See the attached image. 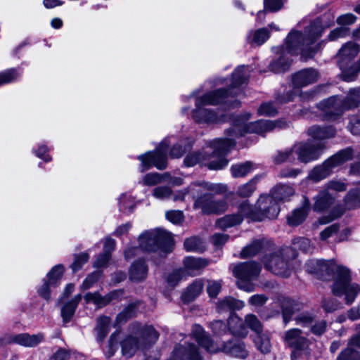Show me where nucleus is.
Returning <instances> with one entry per match:
<instances>
[{
    "mask_svg": "<svg viewBox=\"0 0 360 360\" xmlns=\"http://www.w3.org/2000/svg\"><path fill=\"white\" fill-rule=\"evenodd\" d=\"M139 247L146 252L159 251L166 255L172 251L173 239L172 234L165 229L157 228L144 231L139 237Z\"/></svg>",
    "mask_w": 360,
    "mask_h": 360,
    "instance_id": "6",
    "label": "nucleus"
},
{
    "mask_svg": "<svg viewBox=\"0 0 360 360\" xmlns=\"http://www.w3.org/2000/svg\"><path fill=\"white\" fill-rule=\"evenodd\" d=\"M101 276V272L98 271H94V272L90 274L89 275H88V276L83 281V283L80 287L81 290H87V289H89L90 288H91L93 286V285L98 281Z\"/></svg>",
    "mask_w": 360,
    "mask_h": 360,
    "instance_id": "60",
    "label": "nucleus"
},
{
    "mask_svg": "<svg viewBox=\"0 0 360 360\" xmlns=\"http://www.w3.org/2000/svg\"><path fill=\"white\" fill-rule=\"evenodd\" d=\"M172 195V188L166 186H157L153 191V196L160 200H167Z\"/></svg>",
    "mask_w": 360,
    "mask_h": 360,
    "instance_id": "56",
    "label": "nucleus"
},
{
    "mask_svg": "<svg viewBox=\"0 0 360 360\" xmlns=\"http://www.w3.org/2000/svg\"><path fill=\"white\" fill-rule=\"evenodd\" d=\"M240 216L249 219L252 221H259L257 209L256 205L255 206L250 205L248 200L242 202L238 206V213Z\"/></svg>",
    "mask_w": 360,
    "mask_h": 360,
    "instance_id": "34",
    "label": "nucleus"
},
{
    "mask_svg": "<svg viewBox=\"0 0 360 360\" xmlns=\"http://www.w3.org/2000/svg\"><path fill=\"white\" fill-rule=\"evenodd\" d=\"M89 255L86 252H82L75 255V260L71 265V269L73 272L79 271L82 266L89 260Z\"/></svg>",
    "mask_w": 360,
    "mask_h": 360,
    "instance_id": "59",
    "label": "nucleus"
},
{
    "mask_svg": "<svg viewBox=\"0 0 360 360\" xmlns=\"http://www.w3.org/2000/svg\"><path fill=\"white\" fill-rule=\"evenodd\" d=\"M134 198L129 193H123L119 198L120 210L124 213L133 212L135 208Z\"/></svg>",
    "mask_w": 360,
    "mask_h": 360,
    "instance_id": "46",
    "label": "nucleus"
},
{
    "mask_svg": "<svg viewBox=\"0 0 360 360\" xmlns=\"http://www.w3.org/2000/svg\"><path fill=\"white\" fill-rule=\"evenodd\" d=\"M129 334L120 342L122 354L126 358H130L143 347L155 343L159 334L151 326H142L139 323H133L129 328Z\"/></svg>",
    "mask_w": 360,
    "mask_h": 360,
    "instance_id": "4",
    "label": "nucleus"
},
{
    "mask_svg": "<svg viewBox=\"0 0 360 360\" xmlns=\"http://www.w3.org/2000/svg\"><path fill=\"white\" fill-rule=\"evenodd\" d=\"M328 27V25H324L318 18L310 21L304 27L303 32L292 30L281 47V56L269 64L270 70L275 73H282L289 69L292 60L286 56V53L291 56L300 54L304 59L312 57L320 48L318 39Z\"/></svg>",
    "mask_w": 360,
    "mask_h": 360,
    "instance_id": "2",
    "label": "nucleus"
},
{
    "mask_svg": "<svg viewBox=\"0 0 360 360\" xmlns=\"http://www.w3.org/2000/svg\"><path fill=\"white\" fill-rule=\"evenodd\" d=\"M328 192L337 194L338 192L346 191L347 184L344 180L333 179L328 181L324 187Z\"/></svg>",
    "mask_w": 360,
    "mask_h": 360,
    "instance_id": "53",
    "label": "nucleus"
},
{
    "mask_svg": "<svg viewBox=\"0 0 360 360\" xmlns=\"http://www.w3.org/2000/svg\"><path fill=\"white\" fill-rule=\"evenodd\" d=\"M352 150L346 148L326 159L323 163L315 166L309 173L308 179L319 182L329 176L334 169L352 159Z\"/></svg>",
    "mask_w": 360,
    "mask_h": 360,
    "instance_id": "9",
    "label": "nucleus"
},
{
    "mask_svg": "<svg viewBox=\"0 0 360 360\" xmlns=\"http://www.w3.org/2000/svg\"><path fill=\"white\" fill-rule=\"evenodd\" d=\"M296 257V253L290 248H284L268 256L264 260L266 269L276 275L288 277L292 269L290 259Z\"/></svg>",
    "mask_w": 360,
    "mask_h": 360,
    "instance_id": "10",
    "label": "nucleus"
},
{
    "mask_svg": "<svg viewBox=\"0 0 360 360\" xmlns=\"http://www.w3.org/2000/svg\"><path fill=\"white\" fill-rule=\"evenodd\" d=\"M250 72L249 66L240 65L232 73L228 89H219L196 97L195 108L192 111V117L195 122L212 124L230 122L231 127L225 131L226 138L216 139L210 142L209 150L203 153H192L187 155L184 161L186 167L202 164L210 169H221L228 165L226 155L235 146L237 139L252 133L262 135L276 127H281L279 123L267 120L248 122L251 117L248 112L233 116L204 108L205 105L219 104H225L229 108L239 106L237 100L231 101L230 98L239 94L240 86L246 83Z\"/></svg>",
    "mask_w": 360,
    "mask_h": 360,
    "instance_id": "1",
    "label": "nucleus"
},
{
    "mask_svg": "<svg viewBox=\"0 0 360 360\" xmlns=\"http://www.w3.org/2000/svg\"><path fill=\"white\" fill-rule=\"evenodd\" d=\"M44 338V334L41 333L34 335L20 333L12 335L10 338V342L25 347H34L43 342Z\"/></svg>",
    "mask_w": 360,
    "mask_h": 360,
    "instance_id": "19",
    "label": "nucleus"
},
{
    "mask_svg": "<svg viewBox=\"0 0 360 360\" xmlns=\"http://www.w3.org/2000/svg\"><path fill=\"white\" fill-rule=\"evenodd\" d=\"M20 73L15 69H9L4 72H0V86H3L18 79Z\"/></svg>",
    "mask_w": 360,
    "mask_h": 360,
    "instance_id": "55",
    "label": "nucleus"
},
{
    "mask_svg": "<svg viewBox=\"0 0 360 360\" xmlns=\"http://www.w3.org/2000/svg\"><path fill=\"white\" fill-rule=\"evenodd\" d=\"M269 243L264 238L254 240L250 244L245 246L240 252L243 258L252 257L259 252L266 250L269 246Z\"/></svg>",
    "mask_w": 360,
    "mask_h": 360,
    "instance_id": "27",
    "label": "nucleus"
},
{
    "mask_svg": "<svg viewBox=\"0 0 360 360\" xmlns=\"http://www.w3.org/2000/svg\"><path fill=\"white\" fill-rule=\"evenodd\" d=\"M194 202L195 209H199L203 214H220L228 208V204L224 199L216 200L211 193H200Z\"/></svg>",
    "mask_w": 360,
    "mask_h": 360,
    "instance_id": "14",
    "label": "nucleus"
},
{
    "mask_svg": "<svg viewBox=\"0 0 360 360\" xmlns=\"http://www.w3.org/2000/svg\"><path fill=\"white\" fill-rule=\"evenodd\" d=\"M140 301L129 304L116 317L115 325L118 326L125 323L129 319L136 314V309L140 305Z\"/></svg>",
    "mask_w": 360,
    "mask_h": 360,
    "instance_id": "35",
    "label": "nucleus"
},
{
    "mask_svg": "<svg viewBox=\"0 0 360 360\" xmlns=\"http://www.w3.org/2000/svg\"><path fill=\"white\" fill-rule=\"evenodd\" d=\"M82 295H75L71 300L65 303L61 308V316L64 323L69 322L73 316L78 304L82 300Z\"/></svg>",
    "mask_w": 360,
    "mask_h": 360,
    "instance_id": "31",
    "label": "nucleus"
},
{
    "mask_svg": "<svg viewBox=\"0 0 360 360\" xmlns=\"http://www.w3.org/2000/svg\"><path fill=\"white\" fill-rule=\"evenodd\" d=\"M243 221V217L240 214H233L226 215L216 221V226L221 229H226L228 228L240 224Z\"/></svg>",
    "mask_w": 360,
    "mask_h": 360,
    "instance_id": "40",
    "label": "nucleus"
},
{
    "mask_svg": "<svg viewBox=\"0 0 360 360\" xmlns=\"http://www.w3.org/2000/svg\"><path fill=\"white\" fill-rule=\"evenodd\" d=\"M185 249L188 252H202L205 246L204 242L198 237H191L184 241Z\"/></svg>",
    "mask_w": 360,
    "mask_h": 360,
    "instance_id": "49",
    "label": "nucleus"
},
{
    "mask_svg": "<svg viewBox=\"0 0 360 360\" xmlns=\"http://www.w3.org/2000/svg\"><path fill=\"white\" fill-rule=\"evenodd\" d=\"M307 134L314 141L323 142V140L333 138L336 134L335 129L332 126H318L314 125L309 127L307 130Z\"/></svg>",
    "mask_w": 360,
    "mask_h": 360,
    "instance_id": "22",
    "label": "nucleus"
},
{
    "mask_svg": "<svg viewBox=\"0 0 360 360\" xmlns=\"http://www.w3.org/2000/svg\"><path fill=\"white\" fill-rule=\"evenodd\" d=\"M356 329L359 334L351 340L349 346L340 352L337 360H360L359 352L352 347L356 346L360 348V323L356 326Z\"/></svg>",
    "mask_w": 360,
    "mask_h": 360,
    "instance_id": "23",
    "label": "nucleus"
},
{
    "mask_svg": "<svg viewBox=\"0 0 360 360\" xmlns=\"http://www.w3.org/2000/svg\"><path fill=\"white\" fill-rule=\"evenodd\" d=\"M64 272L62 264L53 266L47 274V280L39 288L38 292L44 299L49 300L51 298L53 290L59 285L60 278Z\"/></svg>",
    "mask_w": 360,
    "mask_h": 360,
    "instance_id": "16",
    "label": "nucleus"
},
{
    "mask_svg": "<svg viewBox=\"0 0 360 360\" xmlns=\"http://www.w3.org/2000/svg\"><path fill=\"white\" fill-rule=\"evenodd\" d=\"M296 160L293 146L284 150H280L274 158L276 164H282L284 162H293Z\"/></svg>",
    "mask_w": 360,
    "mask_h": 360,
    "instance_id": "48",
    "label": "nucleus"
},
{
    "mask_svg": "<svg viewBox=\"0 0 360 360\" xmlns=\"http://www.w3.org/2000/svg\"><path fill=\"white\" fill-rule=\"evenodd\" d=\"M84 299L86 303H93L98 308L103 307L108 304L105 295L102 296L98 292H87Z\"/></svg>",
    "mask_w": 360,
    "mask_h": 360,
    "instance_id": "51",
    "label": "nucleus"
},
{
    "mask_svg": "<svg viewBox=\"0 0 360 360\" xmlns=\"http://www.w3.org/2000/svg\"><path fill=\"white\" fill-rule=\"evenodd\" d=\"M221 289V281H208L207 291L210 297H216Z\"/></svg>",
    "mask_w": 360,
    "mask_h": 360,
    "instance_id": "62",
    "label": "nucleus"
},
{
    "mask_svg": "<svg viewBox=\"0 0 360 360\" xmlns=\"http://www.w3.org/2000/svg\"><path fill=\"white\" fill-rule=\"evenodd\" d=\"M110 319L108 316H101L97 319V324L95 328L96 338L98 342H102L109 332Z\"/></svg>",
    "mask_w": 360,
    "mask_h": 360,
    "instance_id": "42",
    "label": "nucleus"
},
{
    "mask_svg": "<svg viewBox=\"0 0 360 360\" xmlns=\"http://www.w3.org/2000/svg\"><path fill=\"white\" fill-rule=\"evenodd\" d=\"M338 195L332 192H328L327 189L323 188L314 197L313 209L316 212H323L331 209L328 216L322 217L319 219L321 224H328L333 220L340 217L344 212L342 207L337 202Z\"/></svg>",
    "mask_w": 360,
    "mask_h": 360,
    "instance_id": "8",
    "label": "nucleus"
},
{
    "mask_svg": "<svg viewBox=\"0 0 360 360\" xmlns=\"http://www.w3.org/2000/svg\"><path fill=\"white\" fill-rule=\"evenodd\" d=\"M322 307L326 312L331 313L341 309L342 304L335 298H329L323 301Z\"/></svg>",
    "mask_w": 360,
    "mask_h": 360,
    "instance_id": "58",
    "label": "nucleus"
},
{
    "mask_svg": "<svg viewBox=\"0 0 360 360\" xmlns=\"http://www.w3.org/2000/svg\"><path fill=\"white\" fill-rule=\"evenodd\" d=\"M197 193H224L226 191V186L221 184H212L208 182H203L196 184L195 186Z\"/></svg>",
    "mask_w": 360,
    "mask_h": 360,
    "instance_id": "38",
    "label": "nucleus"
},
{
    "mask_svg": "<svg viewBox=\"0 0 360 360\" xmlns=\"http://www.w3.org/2000/svg\"><path fill=\"white\" fill-rule=\"evenodd\" d=\"M360 46L352 41L345 44L340 49L338 57V65L342 66V64L350 63L359 53Z\"/></svg>",
    "mask_w": 360,
    "mask_h": 360,
    "instance_id": "21",
    "label": "nucleus"
},
{
    "mask_svg": "<svg viewBox=\"0 0 360 360\" xmlns=\"http://www.w3.org/2000/svg\"><path fill=\"white\" fill-rule=\"evenodd\" d=\"M169 144L168 140L165 139L155 150L148 151L145 154L139 155L137 159L141 161V172H144L151 168L152 166L160 170L165 169L167 167V152Z\"/></svg>",
    "mask_w": 360,
    "mask_h": 360,
    "instance_id": "11",
    "label": "nucleus"
},
{
    "mask_svg": "<svg viewBox=\"0 0 360 360\" xmlns=\"http://www.w3.org/2000/svg\"><path fill=\"white\" fill-rule=\"evenodd\" d=\"M310 200L307 198H304L302 206L295 209L288 215L287 218L288 224L292 226H297L302 224L308 214Z\"/></svg>",
    "mask_w": 360,
    "mask_h": 360,
    "instance_id": "24",
    "label": "nucleus"
},
{
    "mask_svg": "<svg viewBox=\"0 0 360 360\" xmlns=\"http://www.w3.org/2000/svg\"><path fill=\"white\" fill-rule=\"evenodd\" d=\"M204 287L203 281L197 279L193 282L182 294L181 298L184 302H190L195 300L202 292Z\"/></svg>",
    "mask_w": 360,
    "mask_h": 360,
    "instance_id": "33",
    "label": "nucleus"
},
{
    "mask_svg": "<svg viewBox=\"0 0 360 360\" xmlns=\"http://www.w3.org/2000/svg\"><path fill=\"white\" fill-rule=\"evenodd\" d=\"M306 265L309 273L316 274L322 280H328L333 274L332 292L335 296H344L347 305H351L360 293L359 285L351 282L350 271L347 267L332 260L323 259L310 260Z\"/></svg>",
    "mask_w": 360,
    "mask_h": 360,
    "instance_id": "3",
    "label": "nucleus"
},
{
    "mask_svg": "<svg viewBox=\"0 0 360 360\" xmlns=\"http://www.w3.org/2000/svg\"><path fill=\"white\" fill-rule=\"evenodd\" d=\"M345 204L348 209L360 206V188L349 191L345 198Z\"/></svg>",
    "mask_w": 360,
    "mask_h": 360,
    "instance_id": "50",
    "label": "nucleus"
},
{
    "mask_svg": "<svg viewBox=\"0 0 360 360\" xmlns=\"http://www.w3.org/2000/svg\"><path fill=\"white\" fill-rule=\"evenodd\" d=\"M184 270L182 269H178L174 270L172 273L169 274L166 278L167 287L173 289L178 285L179 281L185 277Z\"/></svg>",
    "mask_w": 360,
    "mask_h": 360,
    "instance_id": "54",
    "label": "nucleus"
},
{
    "mask_svg": "<svg viewBox=\"0 0 360 360\" xmlns=\"http://www.w3.org/2000/svg\"><path fill=\"white\" fill-rule=\"evenodd\" d=\"M168 360H202L198 347L191 343L177 345Z\"/></svg>",
    "mask_w": 360,
    "mask_h": 360,
    "instance_id": "17",
    "label": "nucleus"
},
{
    "mask_svg": "<svg viewBox=\"0 0 360 360\" xmlns=\"http://www.w3.org/2000/svg\"><path fill=\"white\" fill-rule=\"evenodd\" d=\"M148 274V267L143 260H139L132 264L129 269V279L134 282H141L146 279Z\"/></svg>",
    "mask_w": 360,
    "mask_h": 360,
    "instance_id": "28",
    "label": "nucleus"
},
{
    "mask_svg": "<svg viewBox=\"0 0 360 360\" xmlns=\"http://www.w3.org/2000/svg\"><path fill=\"white\" fill-rule=\"evenodd\" d=\"M319 72L314 68H305L291 75L295 88H302L315 83L319 79Z\"/></svg>",
    "mask_w": 360,
    "mask_h": 360,
    "instance_id": "18",
    "label": "nucleus"
},
{
    "mask_svg": "<svg viewBox=\"0 0 360 360\" xmlns=\"http://www.w3.org/2000/svg\"><path fill=\"white\" fill-rule=\"evenodd\" d=\"M294 194L293 187L286 184L277 185L271 191V195L278 202L288 200Z\"/></svg>",
    "mask_w": 360,
    "mask_h": 360,
    "instance_id": "32",
    "label": "nucleus"
},
{
    "mask_svg": "<svg viewBox=\"0 0 360 360\" xmlns=\"http://www.w3.org/2000/svg\"><path fill=\"white\" fill-rule=\"evenodd\" d=\"M349 34V29L345 27H337L330 32L327 38L328 41H335L340 38L345 37Z\"/></svg>",
    "mask_w": 360,
    "mask_h": 360,
    "instance_id": "61",
    "label": "nucleus"
},
{
    "mask_svg": "<svg viewBox=\"0 0 360 360\" xmlns=\"http://www.w3.org/2000/svg\"><path fill=\"white\" fill-rule=\"evenodd\" d=\"M285 341L289 347L297 350L304 349L308 345L307 338L303 337L301 330L297 328L290 329L285 333Z\"/></svg>",
    "mask_w": 360,
    "mask_h": 360,
    "instance_id": "20",
    "label": "nucleus"
},
{
    "mask_svg": "<svg viewBox=\"0 0 360 360\" xmlns=\"http://www.w3.org/2000/svg\"><path fill=\"white\" fill-rule=\"evenodd\" d=\"M244 307L243 301L236 300L231 297H226L219 302L217 305V310L219 312L231 310H239Z\"/></svg>",
    "mask_w": 360,
    "mask_h": 360,
    "instance_id": "36",
    "label": "nucleus"
},
{
    "mask_svg": "<svg viewBox=\"0 0 360 360\" xmlns=\"http://www.w3.org/2000/svg\"><path fill=\"white\" fill-rule=\"evenodd\" d=\"M192 335L210 353L223 352L230 356L245 359L248 356L245 342L240 340L233 339L221 345L214 342L200 325H194L192 328Z\"/></svg>",
    "mask_w": 360,
    "mask_h": 360,
    "instance_id": "5",
    "label": "nucleus"
},
{
    "mask_svg": "<svg viewBox=\"0 0 360 360\" xmlns=\"http://www.w3.org/2000/svg\"><path fill=\"white\" fill-rule=\"evenodd\" d=\"M348 63L342 64V66L339 65L341 70V78L346 82L354 81L360 72V58L356 63H353L349 65Z\"/></svg>",
    "mask_w": 360,
    "mask_h": 360,
    "instance_id": "30",
    "label": "nucleus"
},
{
    "mask_svg": "<svg viewBox=\"0 0 360 360\" xmlns=\"http://www.w3.org/2000/svg\"><path fill=\"white\" fill-rule=\"evenodd\" d=\"M170 176V174L165 172L162 174L157 172H152L146 174L142 179V184L145 186H155L166 181V179Z\"/></svg>",
    "mask_w": 360,
    "mask_h": 360,
    "instance_id": "44",
    "label": "nucleus"
},
{
    "mask_svg": "<svg viewBox=\"0 0 360 360\" xmlns=\"http://www.w3.org/2000/svg\"><path fill=\"white\" fill-rule=\"evenodd\" d=\"M360 103V86L351 89L346 98L342 99L332 96L318 104V108L325 112L329 120H335L344 110L356 108Z\"/></svg>",
    "mask_w": 360,
    "mask_h": 360,
    "instance_id": "7",
    "label": "nucleus"
},
{
    "mask_svg": "<svg viewBox=\"0 0 360 360\" xmlns=\"http://www.w3.org/2000/svg\"><path fill=\"white\" fill-rule=\"evenodd\" d=\"M259 180V176H255L247 183L240 186L236 191V194L241 198L251 196L256 190V185Z\"/></svg>",
    "mask_w": 360,
    "mask_h": 360,
    "instance_id": "43",
    "label": "nucleus"
},
{
    "mask_svg": "<svg viewBox=\"0 0 360 360\" xmlns=\"http://www.w3.org/2000/svg\"><path fill=\"white\" fill-rule=\"evenodd\" d=\"M269 36L270 33L267 28H261L255 32H250L248 39L252 44L261 45L269 39Z\"/></svg>",
    "mask_w": 360,
    "mask_h": 360,
    "instance_id": "45",
    "label": "nucleus"
},
{
    "mask_svg": "<svg viewBox=\"0 0 360 360\" xmlns=\"http://www.w3.org/2000/svg\"><path fill=\"white\" fill-rule=\"evenodd\" d=\"M244 322L246 328H249L256 334L262 332V324L256 315L252 314L246 315Z\"/></svg>",
    "mask_w": 360,
    "mask_h": 360,
    "instance_id": "52",
    "label": "nucleus"
},
{
    "mask_svg": "<svg viewBox=\"0 0 360 360\" xmlns=\"http://www.w3.org/2000/svg\"><path fill=\"white\" fill-rule=\"evenodd\" d=\"M259 221L264 219H274L279 212L278 202L269 195H261L256 202Z\"/></svg>",
    "mask_w": 360,
    "mask_h": 360,
    "instance_id": "15",
    "label": "nucleus"
},
{
    "mask_svg": "<svg viewBox=\"0 0 360 360\" xmlns=\"http://www.w3.org/2000/svg\"><path fill=\"white\" fill-rule=\"evenodd\" d=\"M325 148L324 142L315 143L312 140L297 142L293 145L296 159L304 164L317 160Z\"/></svg>",
    "mask_w": 360,
    "mask_h": 360,
    "instance_id": "13",
    "label": "nucleus"
},
{
    "mask_svg": "<svg viewBox=\"0 0 360 360\" xmlns=\"http://www.w3.org/2000/svg\"><path fill=\"white\" fill-rule=\"evenodd\" d=\"M253 341L257 349L262 354H268L271 352V344L268 334L260 332L253 338Z\"/></svg>",
    "mask_w": 360,
    "mask_h": 360,
    "instance_id": "39",
    "label": "nucleus"
},
{
    "mask_svg": "<svg viewBox=\"0 0 360 360\" xmlns=\"http://www.w3.org/2000/svg\"><path fill=\"white\" fill-rule=\"evenodd\" d=\"M229 331L233 335L245 338L248 335V330L245 322L239 316L231 314L228 319Z\"/></svg>",
    "mask_w": 360,
    "mask_h": 360,
    "instance_id": "26",
    "label": "nucleus"
},
{
    "mask_svg": "<svg viewBox=\"0 0 360 360\" xmlns=\"http://www.w3.org/2000/svg\"><path fill=\"white\" fill-rule=\"evenodd\" d=\"M278 302L282 309L283 321L286 324L290 321L293 313L300 309V305L293 300L285 297L279 298Z\"/></svg>",
    "mask_w": 360,
    "mask_h": 360,
    "instance_id": "29",
    "label": "nucleus"
},
{
    "mask_svg": "<svg viewBox=\"0 0 360 360\" xmlns=\"http://www.w3.org/2000/svg\"><path fill=\"white\" fill-rule=\"evenodd\" d=\"M255 169V165L250 161L233 165L231 172L234 178L244 177Z\"/></svg>",
    "mask_w": 360,
    "mask_h": 360,
    "instance_id": "37",
    "label": "nucleus"
},
{
    "mask_svg": "<svg viewBox=\"0 0 360 360\" xmlns=\"http://www.w3.org/2000/svg\"><path fill=\"white\" fill-rule=\"evenodd\" d=\"M277 112L276 108L272 103H264L258 109L260 115L273 116Z\"/></svg>",
    "mask_w": 360,
    "mask_h": 360,
    "instance_id": "64",
    "label": "nucleus"
},
{
    "mask_svg": "<svg viewBox=\"0 0 360 360\" xmlns=\"http://www.w3.org/2000/svg\"><path fill=\"white\" fill-rule=\"evenodd\" d=\"M347 128L352 134L360 136V115L352 116Z\"/></svg>",
    "mask_w": 360,
    "mask_h": 360,
    "instance_id": "63",
    "label": "nucleus"
},
{
    "mask_svg": "<svg viewBox=\"0 0 360 360\" xmlns=\"http://www.w3.org/2000/svg\"><path fill=\"white\" fill-rule=\"evenodd\" d=\"M292 247L289 248L292 249L296 254L297 250H300L305 253H311L314 250L310 240L306 238H296L292 240Z\"/></svg>",
    "mask_w": 360,
    "mask_h": 360,
    "instance_id": "47",
    "label": "nucleus"
},
{
    "mask_svg": "<svg viewBox=\"0 0 360 360\" xmlns=\"http://www.w3.org/2000/svg\"><path fill=\"white\" fill-rule=\"evenodd\" d=\"M243 221V217L240 214H233L226 215L216 221V226L221 229H226L228 228L240 224Z\"/></svg>",
    "mask_w": 360,
    "mask_h": 360,
    "instance_id": "41",
    "label": "nucleus"
},
{
    "mask_svg": "<svg viewBox=\"0 0 360 360\" xmlns=\"http://www.w3.org/2000/svg\"><path fill=\"white\" fill-rule=\"evenodd\" d=\"M228 323H225L221 320H216L210 323V328L213 333L217 336H223L229 331Z\"/></svg>",
    "mask_w": 360,
    "mask_h": 360,
    "instance_id": "57",
    "label": "nucleus"
},
{
    "mask_svg": "<svg viewBox=\"0 0 360 360\" xmlns=\"http://www.w3.org/2000/svg\"><path fill=\"white\" fill-rule=\"evenodd\" d=\"M260 270L261 266L255 262H242L236 265L233 273L238 278V287L248 292L252 291L253 286L250 281L258 276Z\"/></svg>",
    "mask_w": 360,
    "mask_h": 360,
    "instance_id": "12",
    "label": "nucleus"
},
{
    "mask_svg": "<svg viewBox=\"0 0 360 360\" xmlns=\"http://www.w3.org/2000/svg\"><path fill=\"white\" fill-rule=\"evenodd\" d=\"M209 264L208 261L202 258L188 257L184 260L185 276H194L196 272L205 267Z\"/></svg>",
    "mask_w": 360,
    "mask_h": 360,
    "instance_id": "25",
    "label": "nucleus"
}]
</instances>
